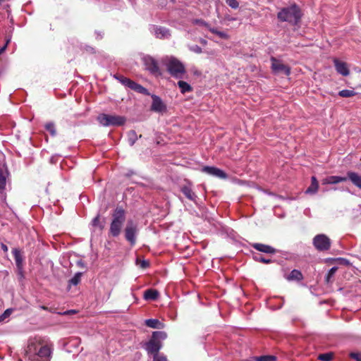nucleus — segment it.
<instances>
[{
  "label": "nucleus",
  "instance_id": "nucleus-41",
  "mask_svg": "<svg viewBox=\"0 0 361 361\" xmlns=\"http://www.w3.org/2000/svg\"><path fill=\"white\" fill-rule=\"evenodd\" d=\"M350 358L356 361H361V353L358 352H352L349 354Z\"/></svg>",
  "mask_w": 361,
  "mask_h": 361
},
{
  "label": "nucleus",
  "instance_id": "nucleus-47",
  "mask_svg": "<svg viewBox=\"0 0 361 361\" xmlns=\"http://www.w3.org/2000/svg\"><path fill=\"white\" fill-rule=\"evenodd\" d=\"M71 313L75 314V313H76V311L75 310H69V311L66 312L64 314H71Z\"/></svg>",
  "mask_w": 361,
  "mask_h": 361
},
{
  "label": "nucleus",
  "instance_id": "nucleus-46",
  "mask_svg": "<svg viewBox=\"0 0 361 361\" xmlns=\"http://www.w3.org/2000/svg\"><path fill=\"white\" fill-rule=\"evenodd\" d=\"M1 247L4 250V252H8V247L4 243H1Z\"/></svg>",
  "mask_w": 361,
  "mask_h": 361
},
{
  "label": "nucleus",
  "instance_id": "nucleus-40",
  "mask_svg": "<svg viewBox=\"0 0 361 361\" xmlns=\"http://www.w3.org/2000/svg\"><path fill=\"white\" fill-rule=\"evenodd\" d=\"M154 361H167L165 355L159 354V353L153 355Z\"/></svg>",
  "mask_w": 361,
  "mask_h": 361
},
{
  "label": "nucleus",
  "instance_id": "nucleus-34",
  "mask_svg": "<svg viewBox=\"0 0 361 361\" xmlns=\"http://www.w3.org/2000/svg\"><path fill=\"white\" fill-rule=\"evenodd\" d=\"M209 31L212 33L218 35L221 39H228V35L224 32L219 31L216 29L213 28V27H209Z\"/></svg>",
  "mask_w": 361,
  "mask_h": 361
},
{
  "label": "nucleus",
  "instance_id": "nucleus-4",
  "mask_svg": "<svg viewBox=\"0 0 361 361\" xmlns=\"http://www.w3.org/2000/svg\"><path fill=\"white\" fill-rule=\"evenodd\" d=\"M163 63L168 73L175 78H183L186 73L184 64L173 56L166 57L163 60Z\"/></svg>",
  "mask_w": 361,
  "mask_h": 361
},
{
  "label": "nucleus",
  "instance_id": "nucleus-10",
  "mask_svg": "<svg viewBox=\"0 0 361 361\" xmlns=\"http://www.w3.org/2000/svg\"><path fill=\"white\" fill-rule=\"evenodd\" d=\"M152 99V103L150 110L157 113H162L166 111V106L162 99L156 94H150Z\"/></svg>",
  "mask_w": 361,
  "mask_h": 361
},
{
  "label": "nucleus",
  "instance_id": "nucleus-18",
  "mask_svg": "<svg viewBox=\"0 0 361 361\" xmlns=\"http://www.w3.org/2000/svg\"><path fill=\"white\" fill-rule=\"evenodd\" d=\"M348 180L346 177L331 176L322 180V184H336L341 182H345Z\"/></svg>",
  "mask_w": 361,
  "mask_h": 361
},
{
  "label": "nucleus",
  "instance_id": "nucleus-44",
  "mask_svg": "<svg viewBox=\"0 0 361 361\" xmlns=\"http://www.w3.org/2000/svg\"><path fill=\"white\" fill-rule=\"evenodd\" d=\"M10 42H11V39H7L4 46H3L2 47L0 48V55H1L5 51L6 49Z\"/></svg>",
  "mask_w": 361,
  "mask_h": 361
},
{
  "label": "nucleus",
  "instance_id": "nucleus-6",
  "mask_svg": "<svg viewBox=\"0 0 361 361\" xmlns=\"http://www.w3.org/2000/svg\"><path fill=\"white\" fill-rule=\"evenodd\" d=\"M97 121L104 126H121L125 124L126 119L121 116L100 114Z\"/></svg>",
  "mask_w": 361,
  "mask_h": 361
},
{
  "label": "nucleus",
  "instance_id": "nucleus-11",
  "mask_svg": "<svg viewBox=\"0 0 361 361\" xmlns=\"http://www.w3.org/2000/svg\"><path fill=\"white\" fill-rule=\"evenodd\" d=\"M146 68L152 74L161 75L157 61L152 57L145 59Z\"/></svg>",
  "mask_w": 361,
  "mask_h": 361
},
{
  "label": "nucleus",
  "instance_id": "nucleus-24",
  "mask_svg": "<svg viewBox=\"0 0 361 361\" xmlns=\"http://www.w3.org/2000/svg\"><path fill=\"white\" fill-rule=\"evenodd\" d=\"M302 279L303 276L301 271L298 269H293L287 277V279L289 281L295 280L300 281L302 280Z\"/></svg>",
  "mask_w": 361,
  "mask_h": 361
},
{
  "label": "nucleus",
  "instance_id": "nucleus-31",
  "mask_svg": "<svg viewBox=\"0 0 361 361\" xmlns=\"http://www.w3.org/2000/svg\"><path fill=\"white\" fill-rule=\"evenodd\" d=\"M128 142L130 144V145L133 146L135 142H136V140H137V133L135 130H130L129 131L128 134Z\"/></svg>",
  "mask_w": 361,
  "mask_h": 361
},
{
  "label": "nucleus",
  "instance_id": "nucleus-27",
  "mask_svg": "<svg viewBox=\"0 0 361 361\" xmlns=\"http://www.w3.org/2000/svg\"><path fill=\"white\" fill-rule=\"evenodd\" d=\"M357 94V92L353 90H343L338 92V95L341 97H352Z\"/></svg>",
  "mask_w": 361,
  "mask_h": 361
},
{
  "label": "nucleus",
  "instance_id": "nucleus-35",
  "mask_svg": "<svg viewBox=\"0 0 361 361\" xmlns=\"http://www.w3.org/2000/svg\"><path fill=\"white\" fill-rule=\"evenodd\" d=\"M192 23L200 26H204L209 30V27H212L208 23L203 19H195L192 20Z\"/></svg>",
  "mask_w": 361,
  "mask_h": 361
},
{
  "label": "nucleus",
  "instance_id": "nucleus-8",
  "mask_svg": "<svg viewBox=\"0 0 361 361\" xmlns=\"http://www.w3.org/2000/svg\"><path fill=\"white\" fill-rule=\"evenodd\" d=\"M313 245L319 252L327 251L331 247V240L324 234H318L313 238Z\"/></svg>",
  "mask_w": 361,
  "mask_h": 361
},
{
  "label": "nucleus",
  "instance_id": "nucleus-17",
  "mask_svg": "<svg viewBox=\"0 0 361 361\" xmlns=\"http://www.w3.org/2000/svg\"><path fill=\"white\" fill-rule=\"evenodd\" d=\"M348 180H350L352 183L355 185L356 187L361 189V176L359 175L357 173L353 172V171H348L347 173Z\"/></svg>",
  "mask_w": 361,
  "mask_h": 361
},
{
  "label": "nucleus",
  "instance_id": "nucleus-5",
  "mask_svg": "<svg viewBox=\"0 0 361 361\" xmlns=\"http://www.w3.org/2000/svg\"><path fill=\"white\" fill-rule=\"evenodd\" d=\"M167 334L164 331H154L148 342L145 343V350L148 354L154 355L161 348V341L165 340Z\"/></svg>",
  "mask_w": 361,
  "mask_h": 361
},
{
  "label": "nucleus",
  "instance_id": "nucleus-43",
  "mask_svg": "<svg viewBox=\"0 0 361 361\" xmlns=\"http://www.w3.org/2000/svg\"><path fill=\"white\" fill-rule=\"evenodd\" d=\"M11 314L10 310H6L3 314L0 316V322L4 320L7 317H8Z\"/></svg>",
  "mask_w": 361,
  "mask_h": 361
},
{
  "label": "nucleus",
  "instance_id": "nucleus-38",
  "mask_svg": "<svg viewBox=\"0 0 361 361\" xmlns=\"http://www.w3.org/2000/svg\"><path fill=\"white\" fill-rule=\"evenodd\" d=\"M255 259L257 262H262L264 264H270L272 261L270 259H266L264 257H262L261 255H258L255 256Z\"/></svg>",
  "mask_w": 361,
  "mask_h": 361
},
{
  "label": "nucleus",
  "instance_id": "nucleus-21",
  "mask_svg": "<svg viewBox=\"0 0 361 361\" xmlns=\"http://www.w3.org/2000/svg\"><path fill=\"white\" fill-rule=\"evenodd\" d=\"M158 297L159 292L155 289L149 288L144 293V298L147 300H156Z\"/></svg>",
  "mask_w": 361,
  "mask_h": 361
},
{
  "label": "nucleus",
  "instance_id": "nucleus-20",
  "mask_svg": "<svg viewBox=\"0 0 361 361\" xmlns=\"http://www.w3.org/2000/svg\"><path fill=\"white\" fill-rule=\"evenodd\" d=\"M154 35L157 38L163 39L167 38L170 36L168 29L161 27H155L154 28Z\"/></svg>",
  "mask_w": 361,
  "mask_h": 361
},
{
  "label": "nucleus",
  "instance_id": "nucleus-23",
  "mask_svg": "<svg viewBox=\"0 0 361 361\" xmlns=\"http://www.w3.org/2000/svg\"><path fill=\"white\" fill-rule=\"evenodd\" d=\"M7 175V171L0 168V192H3L6 188Z\"/></svg>",
  "mask_w": 361,
  "mask_h": 361
},
{
  "label": "nucleus",
  "instance_id": "nucleus-39",
  "mask_svg": "<svg viewBox=\"0 0 361 361\" xmlns=\"http://www.w3.org/2000/svg\"><path fill=\"white\" fill-rule=\"evenodd\" d=\"M226 4L233 9H236L239 7V3L237 0H226Z\"/></svg>",
  "mask_w": 361,
  "mask_h": 361
},
{
  "label": "nucleus",
  "instance_id": "nucleus-25",
  "mask_svg": "<svg viewBox=\"0 0 361 361\" xmlns=\"http://www.w3.org/2000/svg\"><path fill=\"white\" fill-rule=\"evenodd\" d=\"M178 85L180 89V92L183 94L186 92H190L192 90V87L185 81L179 80L178 82Z\"/></svg>",
  "mask_w": 361,
  "mask_h": 361
},
{
  "label": "nucleus",
  "instance_id": "nucleus-9",
  "mask_svg": "<svg viewBox=\"0 0 361 361\" xmlns=\"http://www.w3.org/2000/svg\"><path fill=\"white\" fill-rule=\"evenodd\" d=\"M271 69L272 71L276 73H283L288 76L290 74V68L283 64L281 61L276 59L275 57L271 58Z\"/></svg>",
  "mask_w": 361,
  "mask_h": 361
},
{
  "label": "nucleus",
  "instance_id": "nucleus-49",
  "mask_svg": "<svg viewBox=\"0 0 361 361\" xmlns=\"http://www.w3.org/2000/svg\"><path fill=\"white\" fill-rule=\"evenodd\" d=\"M42 309H43V310H47V307H46L45 306H42Z\"/></svg>",
  "mask_w": 361,
  "mask_h": 361
},
{
  "label": "nucleus",
  "instance_id": "nucleus-26",
  "mask_svg": "<svg viewBox=\"0 0 361 361\" xmlns=\"http://www.w3.org/2000/svg\"><path fill=\"white\" fill-rule=\"evenodd\" d=\"M145 324L150 328L160 329L161 323L157 319H149L145 321Z\"/></svg>",
  "mask_w": 361,
  "mask_h": 361
},
{
  "label": "nucleus",
  "instance_id": "nucleus-30",
  "mask_svg": "<svg viewBox=\"0 0 361 361\" xmlns=\"http://www.w3.org/2000/svg\"><path fill=\"white\" fill-rule=\"evenodd\" d=\"M82 274L81 272L76 273L74 276L70 279L69 283L71 285L77 286L81 281V276Z\"/></svg>",
  "mask_w": 361,
  "mask_h": 361
},
{
  "label": "nucleus",
  "instance_id": "nucleus-37",
  "mask_svg": "<svg viewBox=\"0 0 361 361\" xmlns=\"http://www.w3.org/2000/svg\"><path fill=\"white\" fill-rule=\"evenodd\" d=\"M319 360L322 361H331L333 359L332 353H323L320 354L318 357Z\"/></svg>",
  "mask_w": 361,
  "mask_h": 361
},
{
  "label": "nucleus",
  "instance_id": "nucleus-28",
  "mask_svg": "<svg viewBox=\"0 0 361 361\" xmlns=\"http://www.w3.org/2000/svg\"><path fill=\"white\" fill-rule=\"evenodd\" d=\"M45 129L49 132L51 136H55L56 135V130L55 127V124L53 122H48L44 125Z\"/></svg>",
  "mask_w": 361,
  "mask_h": 361
},
{
  "label": "nucleus",
  "instance_id": "nucleus-7",
  "mask_svg": "<svg viewBox=\"0 0 361 361\" xmlns=\"http://www.w3.org/2000/svg\"><path fill=\"white\" fill-rule=\"evenodd\" d=\"M137 233V224L133 220H128L124 228V236L125 239L130 243L131 246H134L135 245Z\"/></svg>",
  "mask_w": 361,
  "mask_h": 361
},
{
  "label": "nucleus",
  "instance_id": "nucleus-13",
  "mask_svg": "<svg viewBox=\"0 0 361 361\" xmlns=\"http://www.w3.org/2000/svg\"><path fill=\"white\" fill-rule=\"evenodd\" d=\"M250 245L252 247L255 248L256 250L261 252L267 253V254L274 255V254L276 253V252H277L276 249H275L274 247H273L270 245H268L262 244V243H251Z\"/></svg>",
  "mask_w": 361,
  "mask_h": 361
},
{
  "label": "nucleus",
  "instance_id": "nucleus-1",
  "mask_svg": "<svg viewBox=\"0 0 361 361\" xmlns=\"http://www.w3.org/2000/svg\"><path fill=\"white\" fill-rule=\"evenodd\" d=\"M51 354V347L42 338L31 341L25 351L28 361H50Z\"/></svg>",
  "mask_w": 361,
  "mask_h": 361
},
{
  "label": "nucleus",
  "instance_id": "nucleus-22",
  "mask_svg": "<svg viewBox=\"0 0 361 361\" xmlns=\"http://www.w3.org/2000/svg\"><path fill=\"white\" fill-rule=\"evenodd\" d=\"M319 188V183L315 176H312L311 178V184L307 188L306 190V193L315 194Z\"/></svg>",
  "mask_w": 361,
  "mask_h": 361
},
{
  "label": "nucleus",
  "instance_id": "nucleus-2",
  "mask_svg": "<svg viewBox=\"0 0 361 361\" xmlns=\"http://www.w3.org/2000/svg\"><path fill=\"white\" fill-rule=\"evenodd\" d=\"M126 221V212L122 207H117L113 212L112 220L110 224L109 235L118 237L122 231Z\"/></svg>",
  "mask_w": 361,
  "mask_h": 361
},
{
  "label": "nucleus",
  "instance_id": "nucleus-3",
  "mask_svg": "<svg viewBox=\"0 0 361 361\" xmlns=\"http://www.w3.org/2000/svg\"><path fill=\"white\" fill-rule=\"evenodd\" d=\"M301 16V11L296 4L282 8L277 14V18L280 21L288 22L293 25H297L300 22Z\"/></svg>",
  "mask_w": 361,
  "mask_h": 361
},
{
  "label": "nucleus",
  "instance_id": "nucleus-14",
  "mask_svg": "<svg viewBox=\"0 0 361 361\" xmlns=\"http://www.w3.org/2000/svg\"><path fill=\"white\" fill-rule=\"evenodd\" d=\"M17 269L19 271L20 274L23 276V261L24 258L21 254V252L18 248H14L12 251Z\"/></svg>",
  "mask_w": 361,
  "mask_h": 361
},
{
  "label": "nucleus",
  "instance_id": "nucleus-42",
  "mask_svg": "<svg viewBox=\"0 0 361 361\" xmlns=\"http://www.w3.org/2000/svg\"><path fill=\"white\" fill-rule=\"evenodd\" d=\"M190 50L196 54H201L202 52V48L200 47H199L198 45H193V46L190 47Z\"/></svg>",
  "mask_w": 361,
  "mask_h": 361
},
{
  "label": "nucleus",
  "instance_id": "nucleus-29",
  "mask_svg": "<svg viewBox=\"0 0 361 361\" xmlns=\"http://www.w3.org/2000/svg\"><path fill=\"white\" fill-rule=\"evenodd\" d=\"M92 224L94 227L99 228L100 230H103L104 228V223L100 221V216L99 214L92 219Z\"/></svg>",
  "mask_w": 361,
  "mask_h": 361
},
{
  "label": "nucleus",
  "instance_id": "nucleus-15",
  "mask_svg": "<svg viewBox=\"0 0 361 361\" xmlns=\"http://www.w3.org/2000/svg\"><path fill=\"white\" fill-rule=\"evenodd\" d=\"M180 191L183 193V195L185 196V197L188 198L189 200L192 201L194 202H196L197 196L193 192L190 183H189L187 185H182L180 188Z\"/></svg>",
  "mask_w": 361,
  "mask_h": 361
},
{
  "label": "nucleus",
  "instance_id": "nucleus-45",
  "mask_svg": "<svg viewBox=\"0 0 361 361\" xmlns=\"http://www.w3.org/2000/svg\"><path fill=\"white\" fill-rule=\"evenodd\" d=\"M149 266V262L146 261V260H142L140 262V267L142 268V269H146Z\"/></svg>",
  "mask_w": 361,
  "mask_h": 361
},
{
  "label": "nucleus",
  "instance_id": "nucleus-16",
  "mask_svg": "<svg viewBox=\"0 0 361 361\" xmlns=\"http://www.w3.org/2000/svg\"><path fill=\"white\" fill-rule=\"evenodd\" d=\"M334 63L335 68H336V71L339 74H341L343 76H347L349 75L350 71H349V68H348L346 63L341 61L337 59H334Z\"/></svg>",
  "mask_w": 361,
  "mask_h": 361
},
{
  "label": "nucleus",
  "instance_id": "nucleus-48",
  "mask_svg": "<svg viewBox=\"0 0 361 361\" xmlns=\"http://www.w3.org/2000/svg\"><path fill=\"white\" fill-rule=\"evenodd\" d=\"M201 43L203 44H207V41L205 39H201Z\"/></svg>",
  "mask_w": 361,
  "mask_h": 361
},
{
  "label": "nucleus",
  "instance_id": "nucleus-33",
  "mask_svg": "<svg viewBox=\"0 0 361 361\" xmlns=\"http://www.w3.org/2000/svg\"><path fill=\"white\" fill-rule=\"evenodd\" d=\"M276 357L274 355H262L255 357V361H276Z\"/></svg>",
  "mask_w": 361,
  "mask_h": 361
},
{
  "label": "nucleus",
  "instance_id": "nucleus-32",
  "mask_svg": "<svg viewBox=\"0 0 361 361\" xmlns=\"http://www.w3.org/2000/svg\"><path fill=\"white\" fill-rule=\"evenodd\" d=\"M337 270H338L337 267H333L332 268H331L329 269V271H328V273L325 277L326 283H329L331 282V279L334 276V274Z\"/></svg>",
  "mask_w": 361,
  "mask_h": 361
},
{
  "label": "nucleus",
  "instance_id": "nucleus-19",
  "mask_svg": "<svg viewBox=\"0 0 361 361\" xmlns=\"http://www.w3.org/2000/svg\"><path fill=\"white\" fill-rule=\"evenodd\" d=\"M128 87L138 93L145 94V95H150L149 92L147 89L144 87L140 84L136 83L135 82L131 80Z\"/></svg>",
  "mask_w": 361,
  "mask_h": 361
},
{
  "label": "nucleus",
  "instance_id": "nucleus-12",
  "mask_svg": "<svg viewBox=\"0 0 361 361\" xmlns=\"http://www.w3.org/2000/svg\"><path fill=\"white\" fill-rule=\"evenodd\" d=\"M202 171L207 174L219 178L221 179H225L227 178V174L224 171L214 166H204Z\"/></svg>",
  "mask_w": 361,
  "mask_h": 361
},
{
  "label": "nucleus",
  "instance_id": "nucleus-36",
  "mask_svg": "<svg viewBox=\"0 0 361 361\" xmlns=\"http://www.w3.org/2000/svg\"><path fill=\"white\" fill-rule=\"evenodd\" d=\"M116 78L121 82V84H123L124 86L128 87V86L131 82L130 79L126 78L124 76H122V75L116 76Z\"/></svg>",
  "mask_w": 361,
  "mask_h": 361
}]
</instances>
